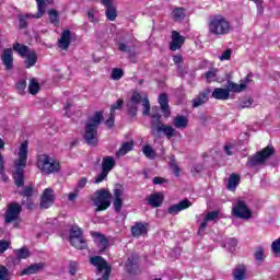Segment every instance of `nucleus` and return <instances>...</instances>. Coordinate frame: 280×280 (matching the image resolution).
<instances>
[{
  "mask_svg": "<svg viewBox=\"0 0 280 280\" xmlns=\"http://www.w3.org/2000/svg\"><path fill=\"white\" fill-rule=\"evenodd\" d=\"M271 250L275 255H280V238L272 242Z\"/></svg>",
  "mask_w": 280,
  "mask_h": 280,
  "instance_id": "55",
  "label": "nucleus"
},
{
  "mask_svg": "<svg viewBox=\"0 0 280 280\" xmlns=\"http://www.w3.org/2000/svg\"><path fill=\"white\" fill-rule=\"evenodd\" d=\"M219 215L220 214L215 211L208 212L203 219V222H201V224L199 226V233L201 231H205V229H207V226H209V223L215 222V220H218Z\"/></svg>",
  "mask_w": 280,
  "mask_h": 280,
  "instance_id": "23",
  "label": "nucleus"
},
{
  "mask_svg": "<svg viewBox=\"0 0 280 280\" xmlns=\"http://www.w3.org/2000/svg\"><path fill=\"white\" fill-rule=\"evenodd\" d=\"M139 261V256L131 255L128 257L127 261L125 262L126 272L129 275H135L137 272V262Z\"/></svg>",
  "mask_w": 280,
  "mask_h": 280,
  "instance_id": "21",
  "label": "nucleus"
},
{
  "mask_svg": "<svg viewBox=\"0 0 280 280\" xmlns=\"http://www.w3.org/2000/svg\"><path fill=\"white\" fill-rule=\"evenodd\" d=\"M142 153L147 159H150L151 161L156 159V151L150 147V144H147L142 148Z\"/></svg>",
  "mask_w": 280,
  "mask_h": 280,
  "instance_id": "40",
  "label": "nucleus"
},
{
  "mask_svg": "<svg viewBox=\"0 0 280 280\" xmlns=\"http://www.w3.org/2000/svg\"><path fill=\"white\" fill-rule=\"evenodd\" d=\"M235 280H243L246 277V267L244 265H240L234 269L233 272Z\"/></svg>",
  "mask_w": 280,
  "mask_h": 280,
  "instance_id": "39",
  "label": "nucleus"
},
{
  "mask_svg": "<svg viewBox=\"0 0 280 280\" xmlns=\"http://www.w3.org/2000/svg\"><path fill=\"white\" fill-rule=\"evenodd\" d=\"M49 21L52 25L58 26L60 23V18L58 16V11L51 9L48 11Z\"/></svg>",
  "mask_w": 280,
  "mask_h": 280,
  "instance_id": "42",
  "label": "nucleus"
},
{
  "mask_svg": "<svg viewBox=\"0 0 280 280\" xmlns=\"http://www.w3.org/2000/svg\"><path fill=\"white\" fill-rule=\"evenodd\" d=\"M73 36L74 34L71 31H62L60 38L58 39L59 49L67 51V49H69V46L71 45V40H73Z\"/></svg>",
  "mask_w": 280,
  "mask_h": 280,
  "instance_id": "13",
  "label": "nucleus"
},
{
  "mask_svg": "<svg viewBox=\"0 0 280 280\" xmlns=\"http://www.w3.org/2000/svg\"><path fill=\"white\" fill-rule=\"evenodd\" d=\"M133 149H135L133 141L124 142L120 145L119 150L116 152V159H121V156H126V154H128V152H132Z\"/></svg>",
  "mask_w": 280,
  "mask_h": 280,
  "instance_id": "22",
  "label": "nucleus"
},
{
  "mask_svg": "<svg viewBox=\"0 0 280 280\" xmlns=\"http://www.w3.org/2000/svg\"><path fill=\"white\" fill-rule=\"evenodd\" d=\"M107 176H108V172L102 168V172L96 176L94 183L96 185H100V183H102Z\"/></svg>",
  "mask_w": 280,
  "mask_h": 280,
  "instance_id": "56",
  "label": "nucleus"
},
{
  "mask_svg": "<svg viewBox=\"0 0 280 280\" xmlns=\"http://www.w3.org/2000/svg\"><path fill=\"white\" fill-rule=\"evenodd\" d=\"M28 91L31 95H36V93L40 91V85L38 84V81H36V79L33 78L30 80Z\"/></svg>",
  "mask_w": 280,
  "mask_h": 280,
  "instance_id": "41",
  "label": "nucleus"
},
{
  "mask_svg": "<svg viewBox=\"0 0 280 280\" xmlns=\"http://www.w3.org/2000/svg\"><path fill=\"white\" fill-rule=\"evenodd\" d=\"M141 94H139L138 92H133L129 102H131V104H141Z\"/></svg>",
  "mask_w": 280,
  "mask_h": 280,
  "instance_id": "57",
  "label": "nucleus"
},
{
  "mask_svg": "<svg viewBox=\"0 0 280 280\" xmlns=\"http://www.w3.org/2000/svg\"><path fill=\"white\" fill-rule=\"evenodd\" d=\"M237 185H240V175L232 174L228 179V189L234 191V189L237 188Z\"/></svg>",
  "mask_w": 280,
  "mask_h": 280,
  "instance_id": "33",
  "label": "nucleus"
},
{
  "mask_svg": "<svg viewBox=\"0 0 280 280\" xmlns=\"http://www.w3.org/2000/svg\"><path fill=\"white\" fill-rule=\"evenodd\" d=\"M37 167L44 175L49 176L60 172V162L47 154H42L37 158Z\"/></svg>",
  "mask_w": 280,
  "mask_h": 280,
  "instance_id": "5",
  "label": "nucleus"
},
{
  "mask_svg": "<svg viewBox=\"0 0 280 280\" xmlns=\"http://www.w3.org/2000/svg\"><path fill=\"white\" fill-rule=\"evenodd\" d=\"M253 106V100L248 98L247 101H244L241 107L243 108H250Z\"/></svg>",
  "mask_w": 280,
  "mask_h": 280,
  "instance_id": "64",
  "label": "nucleus"
},
{
  "mask_svg": "<svg viewBox=\"0 0 280 280\" xmlns=\"http://www.w3.org/2000/svg\"><path fill=\"white\" fill-rule=\"evenodd\" d=\"M78 237H82V229H80V226L78 225H73L70 229V236H69V241L70 240H75Z\"/></svg>",
  "mask_w": 280,
  "mask_h": 280,
  "instance_id": "44",
  "label": "nucleus"
},
{
  "mask_svg": "<svg viewBox=\"0 0 280 280\" xmlns=\"http://www.w3.org/2000/svg\"><path fill=\"white\" fill-rule=\"evenodd\" d=\"M14 254L16 255L18 259H27V257H30V249L22 247L20 249H15Z\"/></svg>",
  "mask_w": 280,
  "mask_h": 280,
  "instance_id": "46",
  "label": "nucleus"
},
{
  "mask_svg": "<svg viewBox=\"0 0 280 280\" xmlns=\"http://www.w3.org/2000/svg\"><path fill=\"white\" fill-rule=\"evenodd\" d=\"M91 200L94 207H96V213L97 211H106L110 207V191L101 188L91 196Z\"/></svg>",
  "mask_w": 280,
  "mask_h": 280,
  "instance_id": "6",
  "label": "nucleus"
},
{
  "mask_svg": "<svg viewBox=\"0 0 280 280\" xmlns=\"http://www.w3.org/2000/svg\"><path fill=\"white\" fill-rule=\"evenodd\" d=\"M24 58H26L25 65L27 69H30L31 67H34V65H36L38 60V57L36 56V51L34 50H31Z\"/></svg>",
  "mask_w": 280,
  "mask_h": 280,
  "instance_id": "31",
  "label": "nucleus"
},
{
  "mask_svg": "<svg viewBox=\"0 0 280 280\" xmlns=\"http://www.w3.org/2000/svg\"><path fill=\"white\" fill-rule=\"evenodd\" d=\"M254 257L256 261H259V264H261L264 259H266V249L261 246L257 247Z\"/></svg>",
  "mask_w": 280,
  "mask_h": 280,
  "instance_id": "43",
  "label": "nucleus"
},
{
  "mask_svg": "<svg viewBox=\"0 0 280 280\" xmlns=\"http://www.w3.org/2000/svg\"><path fill=\"white\" fill-rule=\"evenodd\" d=\"M21 211H22L21 205L9 203L4 214L5 223L10 224L12 222H16V220H19V215H21Z\"/></svg>",
  "mask_w": 280,
  "mask_h": 280,
  "instance_id": "10",
  "label": "nucleus"
},
{
  "mask_svg": "<svg viewBox=\"0 0 280 280\" xmlns=\"http://www.w3.org/2000/svg\"><path fill=\"white\" fill-rule=\"evenodd\" d=\"M88 183H89V179H86V177H82L78 182L77 189H84V187H86Z\"/></svg>",
  "mask_w": 280,
  "mask_h": 280,
  "instance_id": "59",
  "label": "nucleus"
},
{
  "mask_svg": "<svg viewBox=\"0 0 280 280\" xmlns=\"http://www.w3.org/2000/svg\"><path fill=\"white\" fill-rule=\"evenodd\" d=\"M92 266L97 268L98 272H103V277L97 280H108L110 277V268L108 267V262L104 260L101 256H95L90 259Z\"/></svg>",
  "mask_w": 280,
  "mask_h": 280,
  "instance_id": "9",
  "label": "nucleus"
},
{
  "mask_svg": "<svg viewBox=\"0 0 280 280\" xmlns=\"http://www.w3.org/2000/svg\"><path fill=\"white\" fill-rule=\"evenodd\" d=\"M211 91L206 90L201 94H199L196 98L192 100V107L198 108V106H202L206 102H209V94Z\"/></svg>",
  "mask_w": 280,
  "mask_h": 280,
  "instance_id": "25",
  "label": "nucleus"
},
{
  "mask_svg": "<svg viewBox=\"0 0 280 280\" xmlns=\"http://www.w3.org/2000/svg\"><path fill=\"white\" fill-rule=\"evenodd\" d=\"M1 60H2L7 71H12V68L14 67V57H13V51L11 48H7L3 50Z\"/></svg>",
  "mask_w": 280,
  "mask_h": 280,
  "instance_id": "17",
  "label": "nucleus"
},
{
  "mask_svg": "<svg viewBox=\"0 0 280 280\" xmlns=\"http://www.w3.org/2000/svg\"><path fill=\"white\" fill-rule=\"evenodd\" d=\"M208 32L212 36H226L233 32V25L226 16L215 14L208 22Z\"/></svg>",
  "mask_w": 280,
  "mask_h": 280,
  "instance_id": "2",
  "label": "nucleus"
},
{
  "mask_svg": "<svg viewBox=\"0 0 280 280\" xmlns=\"http://www.w3.org/2000/svg\"><path fill=\"white\" fill-rule=\"evenodd\" d=\"M69 242L72 246H74V248H78L79 250H84V248H86V241L82 236H79L78 238H71Z\"/></svg>",
  "mask_w": 280,
  "mask_h": 280,
  "instance_id": "32",
  "label": "nucleus"
},
{
  "mask_svg": "<svg viewBox=\"0 0 280 280\" xmlns=\"http://www.w3.org/2000/svg\"><path fill=\"white\" fill-rule=\"evenodd\" d=\"M43 268H45V264H33L25 268L24 270H22V275H36V272H39V270H43Z\"/></svg>",
  "mask_w": 280,
  "mask_h": 280,
  "instance_id": "29",
  "label": "nucleus"
},
{
  "mask_svg": "<svg viewBox=\"0 0 280 280\" xmlns=\"http://www.w3.org/2000/svg\"><path fill=\"white\" fill-rule=\"evenodd\" d=\"M105 16L108 19V21H115L117 19V9L113 4L105 5Z\"/></svg>",
  "mask_w": 280,
  "mask_h": 280,
  "instance_id": "38",
  "label": "nucleus"
},
{
  "mask_svg": "<svg viewBox=\"0 0 280 280\" xmlns=\"http://www.w3.org/2000/svg\"><path fill=\"white\" fill-rule=\"evenodd\" d=\"M187 124H189V120L185 116H176L173 119V126L179 130H185V128H187Z\"/></svg>",
  "mask_w": 280,
  "mask_h": 280,
  "instance_id": "30",
  "label": "nucleus"
},
{
  "mask_svg": "<svg viewBox=\"0 0 280 280\" xmlns=\"http://www.w3.org/2000/svg\"><path fill=\"white\" fill-rule=\"evenodd\" d=\"M142 106H143L142 115H144V117L150 116V101L148 100V97H144L142 100Z\"/></svg>",
  "mask_w": 280,
  "mask_h": 280,
  "instance_id": "50",
  "label": "nucleus"
},
{
  "mask_svg": "<svg viewBox=\"0 0 280 280\" xmlns=\"http://www.w3.org/2000/svg\"><path fill=\"white\" fill-rule=\"evenodd\" d=\"M34 194V189L32 187H26L24 191L22 192V196H25L26 198H30Z\"/></svg>",
  "mask_w": 280,
  "mask_h": 280,
  "instance_id": "62",
  "label": "nucleus"
},
{
  "mask_svg": "<svg viewBox=\"0 0 280 280\" xmlns=\"http://www.w3.org/2000/svg\"><path fill=\"white\" fill-rule=\"evenodd\" d=\"M213 100H220L221 102H226L231 98V93L229 88H215L212 92Z\"/></svg>",
  "mask_w": 280,
  "mask_h": 280,
  "instance_id": "20",
  "label": "nucleus"
},
{
  "mask_svg": "<svg viewBox=\"0 0 280 280\" xmlns=\"http://www.w3.org/2000/svg\"><path fill=\"white\" fill-rule=\"evenodd\" d=\"M124 78V70L119 68H115L112 71V80H121Z\"/></svg>",
  "mask_w": 280,
  "mask_h": 280,
  "instance_id": "51",
  "label": "nucleus"
},
{
  "mask_svg": "<svg viewBox=\"0 0 280 280\" xmlns=\"http://www.w3.org/2000/svg\"><path fill=\"white\" fill-rule=\"evenodd\" d=\"M124 188L121 186H116L114 189V209L116 213L121 212V208L124 207Z\"/></svg>",
  "mask_w": 280,
  "mask_h": 280,
  "instance_id": "15",
  "label": "nucleus"
},
{
  "mask_svg": "<svg viewBox=\"0 0 280 280\" xmlns=\"http://www.w3.org/2000/svg\"><path fill=\"white\" fill-rule=\"evenodd\" d=\"M163 195L162 192H155L150 195L147 200L151 207H161L163 205Z\"/></svg>",
  "mask_w": 280,
  "mask_h": 280,
  "instance_id": "26",
  "label": "nucleus"
},
{
  "mask_svg": "<svg viewBox=\"0 0 280 280\" xmlns=\"http://www.w3.org/2000/svg\"><path fill=\"white\" fill-rule=\"evenodd\" d=\"M0 280H10V270L5 266H0Z\"/></svg>",
  "mask_w": 280,
  "mask_h": 280,
  "instance_id": "49",
  "label": "nucleus"
},
{
  "mask_svg": "<svg viewBox=\"0 0 280 280\" xmlns=\"http://www.w3.org/2000/svg\"><path fill=\"white\" fill-rule=\"evenodd\" d=\"M233 215L235 218H241V220H250L253 218V212L250 211V208L246 206V202L243 200H237L232 208Z\"/></svg>",
  "mask_w": 280,
  "mask_h": 280,
  "instance_id": "8",
  "label": "nucleus"
},
{
  "mask_svg": "<svg viewBox=\"0 0 280 280\" xmlns=\"http://www.w3.org/2000/svg\"><path fill=\"white\" fill-rule=\"evenodd\" d=\"M137 106H139V104L132 103V101H129L127 103V108H128L130 115H132V116L137 115V110H138Z\"/></svg>",
  "mask_w": 280,
  "mask_h": 280,
  "instance_id": "54",
  "label": "nucleus"
},
{
  "mask_svg": "<svg viewBox=\"0 0 280 280\" xmlns=\"http://www.w3.org/2000/svg\"><path fill=\"white\" fill-rule=\"evenodd\" d=\"M170 167L175 176H180V168L176 164V158L174 155L171 156Z\"/></svg>",
  "mask_w": 280,
  "mask_h": 280,
  "instance_id": "47",
  "label": "nucleus"
},
{
  "mask_svg": "<svg viewBox=\"0 0 280 280\" xmlns=\"http://www.w3.org/2000/svg\"><path fill=\"white\" fill-rule=\"evenodd\" d=\"M226 246H228L229 250H230L231 253H233V250H235V246H237V240H235V238H230V240L228 241V243H226Z\"/></svg>",
  "mask_w": 280,
  "mask_h": 280,
  "instance_id": "58",
  "label": "nucleus"
},
{
  "mask_svg": "<svg viewBox=\"0 0 280 280\" xmlns=\"http://www.w3.org/2000/svg\"><path fill=\"white\" fill-rule=\"evenodd\" d=\"M115 165H116L115 158H113V156L103 158V162H102L103 171H105L109 174V172L113 170V167H115Z\"/></svg>",
  "mask_w": 280,
  "mask_h": 280,
  "instance_id": "28",
  "label": "nucleus"
},
{
  "mask_svg": "<svg viewBox=\"0 0 280 280\" xmlns=\"http://www.w3.org/2000/svg\"><path fill=\"white\" fill-rule=\"evenodd\" d=\"M100 11H97V9H90L88 11V19L91 23H97V21H100L98 18Z\"/></svg>",
  "mask_w": 280,
  "mask_h": 280,
  "instance_id": "45",
  "label": "nucleus"
},
{
  "mask_svg": "<svg viewBox=\"0 0 280 280\" xmlns=\"http://www.w3.org/2000/svg\"><path fill=\"white\" fill-rule=\"evenodd\" d=\"M27 142L24 141L20 145L18 156L19 159L14 161L15 172L13 173V178L16 187H23L24 182V170L27 166V154H28Z\"/></svg>",
  "mask_w": 280,
  "mask_h": 280,
  "instance_id": "1",
  "label": "nucleus"
},
{
  "mask_svg": "<svg viewBox=\"0 0 280 280\" xmlns=\"http://www.w3.org/2000/svg\"><path fill=\"white\" fill-rule=\"evenodd\" d=\"M105 126H107V128L115 126V114H109V119L106 120Z\"/></svg>",
  "mask_w": 280,
  "mask_h": 280,
  "instance_id": "60",
  "label": "nucleus"
},
{
  "mask_svg": "<svg viewBox=\"0 0 280 280\" xmlns=\"http://www.w3.org/2000/svg\"><path fill=\"white\" fill-rule=\"evenodd\" d=\"M206 78L207 84H211V82H215L218 80V69L212 68L203 74Z\"/></svg>",
  "mask_w": 280,
  "mask_h": 280,
  "instance_id": "35",
  "label": "nucleus"
},
{
  "mask_svg": "<svg viewBox=\"0 0 280 280\" xmlns=\"http://www.w3.org/2000/svg\"><path fill=\"white\" fill-rule=\"evenodd\" d=\"M231 56H233V49L228 48L219 56V60H221V62H224V60H231Z\"/></svg>",
  "mask_w": 280,
  "mask_h": 280,
  "instance_id": "48",
  "label": "nucleus"
},
{
  "mask_svg": "<svg viewBox=\"0 0 280 280\" xmlns=\"http://www.w3.org/2000/svg\"><path fill=\"white\" fill-rule=\"evenodd\" d=\"M102 119H104L102 112H96L93 117L88 119L83 137L89 145H97V142L100 141L97 139V128H100Z\"/></svg>",
  "mask_w": 280,
  "mask_h": 280,
  "instance_id": "3",
  "label": "nucleus"
},
{
  "mask_svg": "<svg viewBox=\"0 0 280 280\" xmlns=\"http://www.w3.org/2000/svg\"><path fill=\"white\" fill-rule=\"evenodd\" d=\"M36 3H37V13L26 15L28 19H42L43 14H45V10L47 9V5H51V3H54V0H36Z\"/></svg>",
  "mask_w": 280,
  "mask_h": 280,
  "instance_id": "16",
  "label": "nucleus"
},
{
  "mask_svg": "<svg viewBox=\"0 0 280 280\" xmlns=\"http://www.w3.org/2000/svg\"><path fill=\"white\" fill-rule=\"evenodd\" d=\"M27 89V81L25 79L19 80L16 83V90L20 94H23V92Z\"/></svg>",
  "mask_w": 280,
  "mask_h": 280,
  "instance_id": "53",
  "label": "nucleus"
},
{
  "mask_svg": "<svg viewBox=\"0 0 280 280\" xmlns=\"http://www.w3.org/2000/svg\"><path fill=\"white\" fill-rule=\"evenodd\" d=\"M119 51H122L125 54H128V58L131 62H137V59L135 58V52L126 45L125 43L118 44Z\"/></svg>",
  "mask_w": 280,
  "mask_h": 280,
  "instance_id": "34",
  "label": "nucleus"
},
{
  "mask_svg": "<svg viewBox=\"0 0 280 280\" xmlns=\"http://www.w3.org/2000/svg\"><path fill=\"white\" fill-rule=\"evenodd\" d=\"M189 207H191V201L186 199L177 205L171 206L167 211L171 215H178L180 211H185V209H189Z\"/></svg>",
  "mask_w": 280,
  "mask_h": 280,
  "instance_id": "19",
  "label": "nucleus"
},
{
  "mask_svg": "<svg viewBox=\"0 0 280 280\" xmlns=\"http://www.w3.org/2000/svg\"><path fill=\"white\" fill-rule=\"evenodd\" d=\"M151 118L152 135H156V132H164L167 139H172V137H174L176 130L172 126L161 124V114H159V107L152 108Z\"/></svg>",
  "mask_w": 280,
  "mask_h": 280,
  "instance_id": "4",
  "label": "nucleus"
},
{
  "mask_svg": "<svg viewBox=\"0 0 280 280\" xmlns=\"http://www.w3.org/2000/svg\"><path fill=\"white\" fill-rule=\"evenodd\" d=\"M272 154H275V149L272 147H267L262 151L256 153L254 156L248 158L246 167L253 170L255 167L265 165L266 161H268Z\"/></svg>",
  "mask_w": 280,
  "mask_h": 280,
  "instance_id": "7",
  "label": "nucleus"
},
{
  "mask_svg": "<svg viewBox=\"0 0 280 280\" xmlns=\"http://www.w3.org/2000/svg\"><path fill=\"white\" fill-rule=\"evenodd\" d=\"M163 183H167V180H165V178H163V177H154L153 178V185H163Z\"/></svg>",
  "mask_w": 280,
  "mask_h": 280,
  "instance_id": "63",
  "label": "nucleus"
},
{
  "mask_svg": "<svg viewBox=\"0 0 280 280\" xmlns=\"http://www.w3.org/2000/svg\"><path fill=\"white\" fill-rule=\"evenodd\" d=\"M173 20L176 22H180L185 20L187 13L185 12L184 8H176L172 13Z\"/></svg>",
  "mask_w": 280,
  "mask_h": 280,
  "instance_id": "37",
  "label": "nucleus"
},
{
  "mask_svg": "<svg viewBox=\"0 0 280 280\" xmlns=\"http://www.w3.org/2000/svg\"><path fill=\"white\" fill-rule=\"evenodd\" d=\"M92 237L95 244L98 246L100 253H104L106 248H108V238L101 233L94 232L92 233Z\"/></svg>",
  "mask_w": 280,
  "mask_h": 280,
  "instance_id": "18",
  "label": "nucleus"
},
{
  "mask_svg": "<svg viewBox=\"0 0 280 280\" xmlns=\"http://www.w3.org/2000/svg\"><path fill=\"white\" fill-rule=\"evenodd\" d=\"M13 49H14V51H18L22 58H25L32 51V49H30V47L22 45V44L13 45Z\"/></svg>",
  "mask_w": 280,
  "mask_h": 280,
  "instance_id": "36",
  "label": "nucleus"
},
{
  "mask_svg": "<svg viewBox=\"0 0 280 280\" xmlns=\"http://www.w3.org/2000/svg\"><path fill=\"white\" fill-rule=\"evenodd\" d=\"M171 38H172L170 43L171 51H177V49H180L183 45H185V36L180 35V33H178L177 31L172 32Z\"/></svg>",
  "mask_w": 280,
  "mask_h": 280,
  "instance_id": "14",
  "label": "nucleus"
},
{
  "mask_svg": "<svg viewBox=\"0 0 280 280\" xmlns=\"http://www.w3.org/2000/svg\"><path fill=\"white\" fill-rule=\"evenodd\" d=\"M55 201H56V195L54 194V189L46 188L43 191L39 207L40 209H49V207H51Z\"/></svg>",
  "mask_w": 280,
  "mask_h": 280,
  "instance_id": "11",
  "label": "nucleus"
},
{
  "mask_svg": "<svg viewBox=\"0 0 280 280\" xmlns=\"http://www.w3.org/2000/svg\"><path fill=\"white\" fill-rule=\"evenodd\" d=\"M248 84H250V75H247L240 84L229 81L228 91L230 93H242L243 91H246Z\"/></svg>",
  "mask_w": 280,
  "mask_h": 280,
  "instance_id": "12",
  "label": "nucleus"
},
{
  "mask_svg": "<svg viewBox=\"0 0 280 280\" xmlns=\"http://www.w3.org/2000/svg\"><path fill=\"white\" fill-rule=\"evenodd\" d=\"M159 104L161 106V110H162L164 117H170V115H172V112L170 110L167 94H161L159 96Z\"/></svg>",
  "mask_w": 280,
  "mask_h": 280,
  "instance_id": "24",
  "label": "nucleus"
},
{
  "mask_svg": "<svg viewBox=\"0 0 280 280\" xmlns=\"http://www.w3.org/2000/svg\"><path fill=\"white\" fill-rule=\"evenodd\" d=\"M148 233V225L143 223H137L131 228V234L133 237H141Z\"/></svg>",
  "mask_w": 280,
  "mask_h": 280,
  "instance_id": "27",
  "label": "nucleus"
},
{
  "mask_svg": "<svg viewBox=\"0 0 280 280\" xmlns=\"http://www.w3.org/2000/svg\"><path fill=\"white\" fill-rule=\"evenodd\" d=\"M124 106V101L121 98H118L115 104L110 107V114L115 115V110H121V107Z\"/></svg>",
  "mask_w": 280,
  "mask_h": 280,
  "instance_id": "52",
  "label": "nucleus"
},
{
  "mask_svg": "<svg viewBox=\"0 0 280 280\" xmlns=\"http://www.w3.org/2000/svg\"><path fill=\"white\" fill-rule=\"evenodd\" d=\"M7 248H10V242L0 241V253H5Z\"/></svg>",
  "mask_w": 280,
  "mask_h": 280,
  "instance_id": "61",
  "label": "nucleus"
}]
</instances>
